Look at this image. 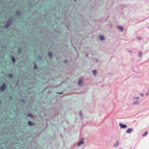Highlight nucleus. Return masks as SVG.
<instances>
[{
    "instance_id": "nucleus-1",
    "label": "nucleus",
    "mask_w": 149,
    "mask_h": 149,
    "mask_svg": "<svg viewBox=\"0 0 149 149\" xmlns=\"http://www.w3.org/2000/svg\"><path fill=\"white\" fill-rule=\"evenodd\" d=\"M121 129H125L127 127V125L126 124H124L121 123H120L119 124Z\"/></svg>"
},
{
    "instance_id": "nucleus-2",
    "label": "nucleus",
    "mask_w": 149,
    "mask_h": 149,
    "mask_svg": "<svg viewBox=\"0 0 149 149\" xmlns=\"http://www.w3.org/2000/svg\"><path fill=\"white\" fill-rule=\"evenodd\" d=\"M84 140V139L83 138H82L81 140L79 141V142L77 143V146H79L83 144H84V142L83 141Z\"/></svg>"
},
{
    "instance_id": "nucleus-3",
    "label": "nucleus",
    "mask_w": 149,
    "mask_h": 149,
    "mask_svg": "<svg viewBox=\"0 0 149 149\" xmlns=\"http://www.w3.org/2000/svg\"><path fill=\"white\" fill-rule=\"evenodd\" d=\"M133 131V129L132 128H129L126 132V133L130 134Z\"/></svg>"
},
{
    "instance_id": "nucleus-4",
    "label": "nucleus",
    "mask_w": 149,
    "mask_h": 149,
    "mask_svg": "<svg viewBox=\"0 0 149 149\" xmlns=\"http://www.w3.org/2000/svg\"><path fill=\"white\" fill-rule=\"evenodd\" d=\"M45 125H46V127L45 126L44 128L41 131V132H40V133H38V136H39L41 134H42V132H44V131H45V129H46V127L47 126V123H45Z\"/></svg>"
},
{
    "instance_id": "nucleus-5",
    "label": "nucleus",
    "mask_w": 149,
    "mask_h": 149,
    "mask_svg": "<svg viewBox=\"0 0 149 149\" xmlns=\"http://www.w3.org/2000/svg\"><path fill=\"white\" fill-rule=\"evenodd\" d=\"M48 56L50 59H52L53 57V54L52 52H48Z\"/></svg>"
},
{
    "instance_id": "nucleus-6",
    "label": "nucleus",
    "mask_w": 149,
    "mask_h": 149,
    "mask_svg": "<svg viewBox=\"0 0 149 149\" xmlns=\"http://www.w3.org/2000/svg\"><path fill=\"white\" fill-rule=\"evenodd\" d=\"M5 84H4L2 85L0 87V90L1 91H3L4 90L5 87Z\"/></svg>"
},
{
    "instance_id": "nucleus-7",
    "label": "nucleus",
    "mask_w": 149,
    "mask_h": 149,
    "mask_svg": "<svg viewBox=\"0 0 149 149\" xmlns=\"http://www.w3.org/2000/svg\"><path fill=\"white\" fill-rule=\"evenodd\" d=\"M117 28L121 31H123L124 28H123L121 26H117Z\"/></svg>"
},
{
    "instance_id": "nucleus-8",
    "label": "nucleus",
    "mask_w": 149,
    "mask_h": 149,
    "mask_svg": "<svg viewBox=\"0 0 149 149\" xmlns=\"http://www.w3.org/2000/svg\"><path fill=\"white\" fill-rule=\"evenodd\" d=\"M119 144V141L118 140L115 143L114 145V146L115 147H117Z\"/></svg>"
},
{
    "instance_id": "nucleus-9",
    "label": "nucleus",
    "mask_w": 149,
    "mask_h": 149,
    "mask_svg": "<svg viewBox=\"0 0 149 149\" xmlns=\"http://www.w3.org/2000/svg\"><path fill=\"white\" fill-rule=\"evenodd\" d=\"M99 38L101 40H103L104 39V36L103 35H100L99 36Z\"/></svg>"
},
{
    "instance_id": "nucleus-10",
    "label": "nucleus",
    "mask_w": 149,
    "mask_h": 149,
    "mask_svg": "<svg viewBox=\"0 0 149 149\" xmlns=\"http://www.w3.org/2000/svg\"><path fill=\"white\" fill-rule=\"evenodd\" d=\"M132 104L134 105H137L139 104V102L138 101L136 100L133 102Z\"/></svg>"
},
{
    "instance_id": "nucleus-11",
    "label": "nucleus",
    "mask_w": 149,
    "mask_h": 149,
    "mask_svg": "<svg viewBox=\"0 0 149 149\" xmlns=\"http://www.w3.org/2000/svg\"><path fill=\"white\" fill-rule=\"evenodd\" d=\"M82 79H80L78 81V85L79 86H80L81 85V83L82 82Z\"/></svg>"
},
{
    "instance_id": "nucleus-12",
    "label": "nucleus",
    "mask_w": 149,
    "mask_h": 149,
    "mask_svg": "<svg viewBox=\"0 0 149 149\" xmlns=\"http://www.w3.org/2000/svg\"><path fill=\"white\" fill-rule=\"evenodd\" d=\"M92 72L93 75L94 76H95L97 74V70H92Z\"/></svg>"
},
{
    "instance_id": "nucleus-13",
    "label": "nucleus",
    "mask_w": 149,
    "mask_h": 149,
    "mask_svg": "<svg viewBox=\"0 0 149 149\" xmlns=\"http://www.w3.org/2000/svg\"><path fill=\"white\" fill-rule=\"evenodd\" d=\"M79 115H80V118H81L82 119L83 118V114H82V113H81V111H79Z\"/></svg>"
},
{
    "instance_id": "nucleus-14",
    "label": "nucleus",
    "mask_w": 149,
    "mask_h": 149,
    "mask_svg": "<svg viewBox=\"0 0 149 149\" xmlns=\"http://www.w3.org/2000/svg\"><path fill=\"white\" fill-rule=\"evenodd\" d=\"M148 134V132L147 131H146L142 135L143 137L145 136Z\"/></svg>"
},
{
    "instance_id": "nucleus-15",
    "label": "nucleus",
    "mask_w": 149,
    "mask_h": 149,
    "mask_svg": "<svg viewBox=\"0 0 149 149\" xmlns=\"http://www.w3.org/2000/svg\"><path fill=\"white\" fill-rule=\"evenodd\" d=\"M47 14V13H46V15L45 16V17L44 18V21L45 22H46L47 23L48 21L47 20V17H46V15Z\"/></svg>"
},
{
    "instance_id": "nucleus-16",
    "label": "nucleus",
    "mask_w": 149,
    "mask_h": 149,
    "mask_svg": "<svg viewBox=\"0 0 149 149\" xmlns=\"http://www.w3.org/2000/svg\"><path fill=\"white\" fill-rule=\"evenodd\" d=\"M139 56V57H141L142 56V52L141 51H139L138 52Z\"/></svg>"
},
{
    "instance_id": "nucleus-17",
    "label": "nucleus",
    "mask_w": 149,
    "mask_h": 149,
    "mask_svg": "<svg viewBox=\"0 0 149 149\" xmlns=\"http://www.w3.org/2000/svg\"><path fill=\"white\" fill-rule=\"evenodd\" d=\"M28 124L29 125H33V122L31 121H29Z\"/></svg>"
},
{
    "instance_id": "nucleus-18",
    "label": "nucleus",
    "mask_w": 149,
    "mask_h": 149,
    "mask_svg": "<svg viewBox=\"0 0 149 149\" xmlns=\"http://www.w3.org/2000/svg\"><path fill=\"white\" fill-rule=\"evenodd\" d=\"M12 60L14 63H15V59L13 57H12Z\"/></svg>"
},
{
    "instance_id": "nucleus-19",
    "label": "nucleus",
    "mask_w": 149,
    "mask_h": 149,
    "mask_svg": "<svg viewBox=\"0 0 149 149\" xmlns=\"http://www.w3.org/2000/svg\"><path fill=\"white\" fill-rule=\"evenodd\" d=\"M63 63L65 64L67 63H68L67 60L66 59L64 60L63 61Z\"/></svg>"
},
{
    "instance_id": "nucleus-20",
    "label": "nucleus",
    "mask_w": 149,
    "mask_h": 149,
    "mask_svg": "<svg viewBox=\"0 0 149 149\" xmlns=\"http://www.w3.org/2000/svg\"><path fill=\"white\" fill-rule=\"evenodd\" d=\"M56 93L58 94H62L63 93V92H57Z\"/></svg>"
},
{
    "instance_id": "nucleus-21",
    "label": "nucleus",
    "mask_w": 149,
    "mask_h": 149,
    "mask_svg": "<svg viewBox=\"0 0 149 149\" xmlns=\"http://www.w3.org/2000/svg\"><path fill=\"white\" fill-rule=\"evenodd\" d=\"M38 124H39L38 123ZM39 127H41V126H40L39 125H38V130L39 129Z\"/></svg>"
},
{
    "instance_id": "nucleus-22",
    "label": "nucleus",
    "mask_w": 149,
    "mask_h": 149,
    "mask_svg": "<svg viewBox=\"0 0 149 149\" xmlns=\"http://www.w3.org/2000/svg\"><path fill=\"white\" fill-rule=\"evenodd\" d=\"M140 95L141 96H143L144 95V94L143 93H141L140 94Z\"/></svg>"
},
{
    "instance_id": "nucleus-23",
    "label": "nucleus",
    "mask_w": 149,
    "mask_h": 149,
    "mask_svg": "<svg viewBox=\"0 0 149 149\" xmlns=\"http://www.w3.org/2000/svg\"><path fill=\"white\" fill-rule=\"evenodd\" d=\"M94 60H95L97 62H98V60L97 59L95 58L94 59Z\"/></svg>"
},
{
    "instance_id": "nucleus-24",
    "label": "nucleus",
    "mask_w": 149,
    "mask_h": 149,
    "mask_svg": "<svg viewBox=\"0 0 149 149\" xmlns=\"http://www.w3.org/2000/svg\"><path fill=\"white\" fill-rule=\"evenodd\" d=\"M139 97H136L135 98V99H139Z\"/></svg>"
},
{
    "instance_id": "nucleus-25",
    "label": "nucleus",
    "mask_w": 149,
    "mask_h": 149,
    "mask_svg": "<svg viewBox=\"0 0 149 149\" xmlns=\"http://www.w3.org/2000/svg\"><path fill=\"white\" fill-rule=\"evenodd\" d=\"M8 26H9V24H6L5 26V27H8Z\"/></svg>"
},
{
    "instance_id": "nucleus-26",
    "label": "nucleus",
    "mask_w": 149,
    "mask_h": 149,
    "mask_svg": "<svg viewBox=\"0 0 149 149\" xmlns=\"http://www.w3.org/2000/svg\"><path fill=\"white\" fill-rule=\"evenodd\" d=\"M137 38H138V39H139L141 40V37H138Z\"/></svg>"
},
{
    "instance_id": "nucleus-27",
    "label": "nucleus",
    "mask_w": 149,
    "mask_h": 149,
    "mask_svg": "<svg viewBox=\"0 0 149 149\" xmlns=\"http://www.w3.org/2000/svg\"><path fill=\"white\" fill-rule=\"evenodd\" d=\"M88 54H86V57H87L88 56Z\"/></svg>"
},
{
    "instance_id": "nucleus-28",
    "label": "nucleus",
    "mask_w": 149,
    "mask_h": 149,
    "mask_svg": "<svg viewBox=\"0 0 149 149\" xmlns=\"http://www.w3.org/2000/svg\"><path fill=\"white\" fill-rule=\"evenodd\" d=\"M9 76L10 77H12V74H9Z\"/></svg>"
},
{
    "instance_id": "nucleus-29",
    "label": "nucleus",
    "mask_w": 149,
    "mask_h": 149,
    "mask_svg": "<svg viewBox=\"0 0 149 149\" xmlns=\"http://www.w3.org/2000/svg\"><path fill=\"white\" fill-rule=\"evenodd\" d=\"M128 51L130 52H132V51L131 50H128Z\"/></svg>"
},
{
    "instance_id": "nucleus-30",
    "label": "nucleus",
    "mask_w": 149,
    "mask_h": 149,
    "mask_svg": "<svg viewBox=\"0 0 149 149\" xmlns=\"http://www.w3.org/2000/svg\"><path fill=\"white\" fill-rule=\"evenodd\" d=\"M148 93H146V96H148Z\"/></svg>"
},
{
    "instance_id": "nucleus-31",
    "label": "nucleus",
    "mask_w": 149,
    "mask_h": 149,
    "mask_svg": "<svg viewBox=\"0 0 149 149\" xmlns=\"http://www.w3.org/2000/svg\"><path fill=\"white\" fill-rule=\"evenodd\" d=\"M34 67L35 68H37L36 66V65H35Z\"/></svg>"
},
{
    "instance_id": "nucleus-32",
    "label": "nucleus",
    "mask_w": 149,
    "mask_h": 149,
    "mask_svg": "<svg viewBox=\"0 0 149 149\" xmlns=\"http://www.w3.org/2000/svg\"><path fill=\"white\" fill-rule=\"evenodd\" d=\"M28 115L29 116H32L30 114H28Z\"/></svg>"
},
{
    "instance_id": "nucleus-33",
    "label": "nucleus",
    "mask_w": 149,
    "mask_h": 149,
    "mask_svg": "<svg viewBox=\"0 0 149 149\" xmlns=\"http://www.w3.org/2000/svg\"><path fill=\"white\" fill-rule=\"evenodd\" d=\"M38 77H39V75H38Z\"/></svg>"
},
{
    "instance_id": "nucleus-34",
    "label": "nucleus",
    "mask_w": 149,
    "mask_h": 149,
    "mask_svg": "<svg viewBox=\"0 0 149 149\" xmlns=\"http://www.w3.org/2000/svg\"><path fill=\"white\" fill-rule=\"evenodd\" d=\"M60 136H61H61H62V134H60Z\"/></svg>"
},
{
    "instance_id": "nucleus-35",
    "label": "nucleus",
    "mask_w": 149,
    "mask_h": 149,
    "mask_svg": "<svg viewBox=\"0 0 149 149\" xmlns=\"http://www.w3.org/2000/svg\"><path fill=\"white\" fill-rule=\"evenodd\" d=\"M38 58H40L39 56L38 55Z\"/></svg>"
},
{
    "instance_id": "nucleus-36",
    "label": "nucleus",
    "mask_w": 149,
    "mask_h": 149,
    "mask_svg": "<svg viewBox=\"0 0 149 149\" xmlns=\"http://www.w3.org/2000/svg\"><path fill=\"white\" fill-rule=\"evenodd\" d=\"M74 1H77V0H74Z\"/></svg>"
},
{
    "instance_id": "nucleus-37",
    "label": "nucleus",
    "mask_w": 149,
    "mask_h": 149,
    "mask_svg": "<svg viewBox=\"0 0 149 149\" xmlns=\"http://www.w3.org/2000/svg\"><path fill=\"white\" fill-rule=\"evenodd\" d=\"M148 29H149V26H148Z\"/></svg>"
},
{
    "instance_id": "nucleus-38",
    "label": "nucleus",
    "mask_w": 149,
    "mask_h": 149,
    "mask_svg": "<svg viewBox=\"0 0 149 149\" xmlns=\"http://www.w3.org/2000/svg\"><path fill=\"white\" fill-rule=\"evenodd\" d=\"M42 123H43V125H44V123L43 122H42Z\"/></svg>"
},
{
    "instance_id": "nucleus-39",
    "label": "nucleus",
    "mask_w": 149,
    "mask_h": 149,
    "mask_svg": "<svg viewBox=\"0 0 149 149\" xmlns=\"http://www.w3.org/2000/svg\"><path fill=\"white\" fill-rule=\"evenodd\" d=\"M42 123H43V125H44V123L43 122H42Z\"/></svg>"
},
{
    "instance_id": "nucleus-40",
    "label": "nucleus",
    "mask_w": 149,
    "mask_h": 149,
    "mask_svg": "<svg viewBox=\"0 0 149 149\" xmlns=\"http://www.w3.org/2000/svg\"><path fill=\"white\" fill-rule=\"evenodd\" d=\"M120 149H122V148H120Z\"/></svg>"
}]
</instances>
